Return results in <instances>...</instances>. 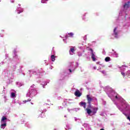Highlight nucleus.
Returning a JSON list of instances; mask_svg holds the SVG:
<instances>
[{"label": "nucleus", "mask_w": 130, "mask_h": 130, "mask_svg": "<svg viewBox=\"0 0 130 130\" xmlns=\"http://www.w3.org/2000/svg\"><path fill=\"white\" fill-rule=\"evenodd\" d=\"M86 99L87 100V103L89 104L88 107L86 108V110L87 111V113L89 115L93 112L91 109L89 108H91V103L93 102V98H91V95L90 94H87L86 95Z\"/></svg>", "instance_id": "f257e3e1"}, {"label": "nucleus", "mask_w": 130, "mask_h": 130, "mask_svg": "<svg viewBox=\"0 0 130 130\" xmlns=\"http://www.w3.org/2000/svg\"><path fill=\"white\" fill-rule=\"evenodd\" d=\"M7 118L6 117V116H3L1 119V123H3L0 126L1 128H5L6 126H7Z\"/></svg>", "instance_id": "f03ea898"}, {"label": "nucleus", "mask_w": 130, "mask_h": 130, "mask_svg": "<svg viewBox=\"0 0 130 130\" xmlns=\"http://www.w3.org/2000/svg\"><path fill=\"white\" fill-rule=\"evenodd\" d=\"M75 95L76 97H81L82 93H81L80 90H77L75 92Z\"/></svg>", "instance_id": "7ed1b4c3"}, {"label": "nucleus", "mask_w": 130, "mask_h": 130, "mask_svg": "<svg viewBox=\"0 0 130 130\" xmlns=\"http://www.w3.org/2000/svg\"><path fill=\"white\" fill-rule=\"evenodd\" d=\"M80 106H82L84 108H86V105H87V103L86 102H81L80 103Z\"/></svg>", "instance_id": "20e7f679"}, {"label": "nucleus", "mask_w": 130, "mask_h": 130, "mask_svg": "<svg viewBox=\"0 0 130 130\" xmlns=\"http://www.w3.org/2000/svg\"><path fill=\"white\" fill-rule=\"evenodd\" d=\"M129 2H128L127 3H125V5H124V9H128V8H129Z\"/></svg>", "instance_id": "39448f33"}, {"label": "nucleus", "mask_w": 130, "mask_h": 130, "mask_svg": "<svg viewBox=\"0 0 130 130\" xmlns=\"http://www.w3.org/2000/svg\"><path fill=\"white\" fill-rule=\"evenodd\" d=\"M91 58L93 61H95L96 60V56H95V54H94V53L91 54Z\"/></svg>", "instance_id": "423d86ee"}, {"label": "nucleus", "mask_w": 130, "mask_h": 130, "mask_svg": "<svg viewBox=\"0 0 130 130\" xmlns=\"http://www.w3.org/2000/svg\"><path fill=\"white\" fill-rule=\"evenodd\" d=\"M56 56H54V55H52L51 56V59L52 60V61H54L55 60V58H56Z\"/></svg>", "instance_id": "0eeeda50"}, {"label": "nucleus", "mask_w": 130, "mask_h": 130, "mask_svg": "<svg viewBox=\"0 0 130 130\" xmlns=\"http://www.w3.org/2000/svg\"><path fill=\"white\" fill-rule=\"evenodd\" d=\"M69 36H67L66 37V38H67V37H73V36H74V34L73 32H70L68 34Z\"/></svg>", "instance_id": "6e6552de"}, {"label": "nucleus", "mask_w": 130, "mask_h": 130, "mask_svg": "<svg viewBox=\"0 0 130 130\" xmlns=\"http://www.w3.org/2000/svg\"><path fill=\"white\" fill-rule=\"evenodd\" d=\"M98 110V108H94L93 109V111H92L93 113H94V114H95V113H96Z\"/></svg>", "instance_id": "1a4fd4ad"}, {"label": "nucleus", "mask_w": 130, "mask_h": 130, "mask_svg": "<svg viewBox=\"0 0 130 130\" xmlns=\"http://www.w3.org/2000/svg\"><path fill=\"white\" fill-rule=\"evenodd\" d=\"M11 98H15L16 97V93L15 92H11Z\"/></svg>", "instance_id": "9d476101"}, {"label": "nucleus", "mask_w": 130, "mask_h": 130, "mask_svg": "<svg viewBox=\"0 0 130 130\" xmlns=\"http://www.w3.org/2000/svg\"><path fill=\"white\" fill-rule=\"evenodd\" d=\"M105 60L106 62L110 61V57H106L105 59Z\"/></svg>", "instance_id": "9b49d317"}, {"label": "nucleus", "mask_w": 130, "mask_h": 130, "mask_svg": "<svg viewBox=\"0 0 130 130\" xmlns=\"http://www.w3.org/2000/svg\"><path fill=\"white\" fill-rule=\"evenodd\" d=\"M117 29V27H115V28L114 29V35H115L116 36H117V32H116Z\"/></svg>", "instance_id": "f8f14e48"}, {"label": "nucleus", "mask_w": 130, "mask_h": 130, "mask_svg": "<svg viewBox=\"0 0 130 130\" xmlns=\"http://www.w3.org/2000/svg\"><path fill=\"white\" fill-rule=\"evenodd\" d=\"M70 51H71V52H72L73 53H74V52H75V48H71L70 49Z\"/></svg>", "instance_id": "ddd939ff"}, {"label": "nucleus", "mask_w": 130, "mask_h": 130, "mask_svg": "<svg viewBox=\"0 0 130 130\" xmlns=\"http://www.w3.org/2000/svg\"><path fill=\"white\" fill-rule=\"evenodd\" d=\"M89 51H91V54H92V53H94V51L93 50V49L90 48L88 49Z\"/></svg>", "instance_id": "4468645a"}, {"label": "nucleus", "mask_w": 130, "mask_h": 130, "mask_svg": "<svg viewBox=\"0 0 130 130\" xmlns=\"http://www.w3.org/2000/svg\"><path fill=\"white\" fill-rule=\"evenodd\" d=\"M31 102V99L23 101V103H26V102Z\"/></svg>", "instance_id": "2eb2a0df"}, {"label": "nucleus", "mask_w": 130, "mask_h": 130, "mask_svg": "<svg viewBox=\"0 0 130 130\" xmlns=\"http://www.w3.org/2000/svg\"><path fill=\"white\" fill-rule=\"evenodd\" d=\"M121 74L122 76H123L124 79H125V73H124V72H121Z\"/></svg>", "instance_id": "dca6fc26"}, {"label": "nucleus", "mask_w": 130, "mask_h": 130, "mask_svg": "<svg viewBox=\"0 0 130 130\" xmlns=\"http://www.w3.org/2000/svg\"><path fill=\"white\" fill-rule=\"evenodd\" d=\"M14 53L15 56H18V55H17V51L16 50L14 51Z\"/></svg>", "instance_id": "f3484780"}, {"label": "nucleus", "mask_w": 130, "mask_h": 130, "mask_svg": "<svg viewBox=\"0 0 130 130\" xmlns=\"http://www.w3.org/2000/svg\"><path fill=\"white\" fill-rule=\"evenodd\" d=\"M85 17H86V15L84 14V15H83V20L85 19H86V18H85Z\"/></svg>", "instance_id": "a211bd4d"}, {"label": "nucleus", "mask_w": 130, "mask_h": 130, "mask_svg": "<svg viewBox=\"0 0 130 130\" xmlns=\"http://www.w3.org/2000/svg\"><path fill=\"white\" fill-rule=\"evenodd\" d=\"M115 99H118V97L117 96V95H116V96H115Z\"/></svg>", "instance_id": "6ab92c4d"}, {"label": "nucleus", "mask_w": 130, "mask_h": 130, "mask_svg": "<svg viewBox=\"0 0 130 130\" xmlns=\"http://www.w3.org/2000/svg\"><path fill=\"white\" fill-rule=\"evenodd\" d=\"M41 3H42L43 4H44V0H42Z\"/></svg>", "instance_id": "aec40b11"}, {"label": "nucleus", "mask_w": 130, "mask_h": 130, "mask_svg": "<svg viewBox=\"0 0 130 130\" xmlns=\"http://www.w3.org/2000/svg\"><path fill=\"white\" fill-rule=\"evenodd\" d=\"M127 119H128L129 120H130V117H129V116H128V117H127Z\"/></svg>", "instance_id": "412c9836"}, {"label": "nucleus", "mask_w": 130, "mask_h": 130, "mask_svg": "<svg viewBox=\"0 0 130 130\" xmlns=\"http://www.w3.org/2000/svg\"><path fill=\"white\" fill-rule=\"evenodd\" d=\"M20 13H22V12H21V11L18 12L17 14H20Z\"/></svg>", "instance_id": "4be33fe9"}, {"label": "nucleus", "mask_w": 130, "mask_h": 130, "mask_svg": "<svg viewBox=\"0 0 130 130\" xmlns=\"http://www.w3.org/2000/svg\"><path fill=\"white\" fill-rule=\"evenodd\" d=\"M69 72H70V73H72V70L69 69Z\"/></svg>", "instance_id": "5701e85b"}, {"label": "nucleus", "mask_w": 130, "mask_h": 130, "mask_svg": "<svg viewBox=\"0 0 130 130\" xmlns=\"http://www.w3.org/2000/svg\"><path fill=\"white\" fill-rule=\"evenodd\" d=\"M94 100H95V101H98V100L96 98H94Z\"/></svg>", "instance_id": "b1692460"}, {"label": "nucleus", "mask_w": 130, "mask_h": 130, "mask_svg": "<svg viewBox=\"0 0 130 130\" xmlns=\"http://www.w3.org/2000/svg\"><path fill=\"white\" fill-rule=\"evenodd\" d=\"M101 130H104V129H103V128H102V129H101Z\"/></svg>", "instance_id": "393cba45"}, {"label": "nucleus", "mask_w": 130, "mask_h": 130, "mask_svg": "<svg viewBox=\"0 0 130 130\" xmlns=\"http://www.w3.org/2000/svg\"><path fill=\"white\" fill-rule=\"evenodd\" d=\"M128 76H130V73H129V75H128Z\"/></svg>", "instance_id": "a878e982"}, {"label": "nucleus", "mask_w": 130, "mask_h": 130, "mask_svg": "<svg viewBox=\"0 0 130 130\" xmlns=\"http://www.w3.org/2000/svg\"><path fill=\"white\" fill-rule=\"evenodd\" d=\"M129 120V121H130V120Z\"/></svg>", "instance_id": "bb28decb"}]
</instances>
